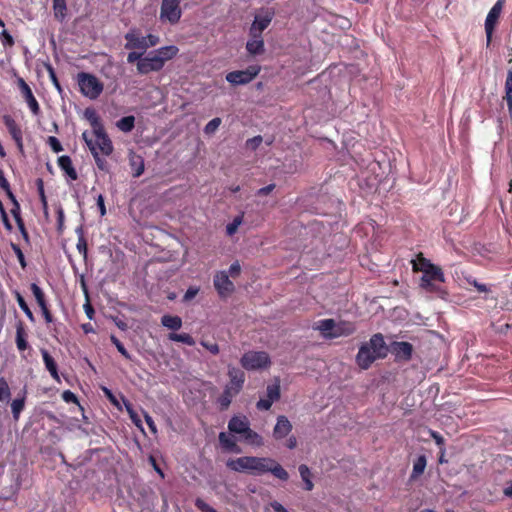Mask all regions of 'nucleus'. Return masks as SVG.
Returning <instances> with one entry per match:
<instances>
[{
  "label": "nucleus",
  "mask_w": 512,
  "mask_h": 512,
  "mask_svg": "<svg viewBox=\"0 0 512 512\" xmlns=\"http://www.w3.org/2000/svg\"><path fill=\"white\" fill-rule=\"evenodd\" d=\"M226 466L235 472L256 476L271 473L281 481L289 479L288 472L275 459L270 457L242 456L236 459H229Z\"/></svg>",
  "instance_id": "1"
},
{
  "label": "nucleus",
  "mask_w": 512,
  "mask_h": 512,
  "mask_svg": "<svg viewBox=\"0 0 512 512\" xmlns=\"http://www.w3.org/2000/svg\"><path fill=\"white\" fill-rule=\"evenodd\" d=\"M388 347L381 333L374 334L369 342L363 343L356 355L357 365L367 370L377 359H384L388 354Z\"/></svg>",
  "instance_id": "2"
},
{
  "label": "nucleus",
  "mask_w": 512,
  "mask_h": 512,
  "mask_svg": "<svg viewBox=\"0 0 512 512\" xmlns=\"http://www.w3.org/2000/svg\"><path fill=\"white\" fill-rule=\"evenodd\" d=\"M76 80L81 94L91 100L97 99L104 90L103 83L91 73L79 72Z\"/></svg>",
  "instance_id": "3"
},
{
  "label": "nucleus",
  "mask_w": 512,
  "mask_h": 512,
  "mask_svg": "<svg viewBox=\"0 0 512 512\" xmlns=\"http://www.w3.org/2000/svg\"><path fill=\"white\" fill-rule=\"evenodd\" d=\"M241 366L248 370L266 369L271 365V359L265 351H248L240 359Z\"/></svg>",
  "instance_id": "4"
},
{
  "label": "nucleus",
  "mask_w": 512,
  "mask_h": 512,
  "mask_svg": "<svg viewBox=\"0 0 512 512\" xmlns=\"http://www.w3.org/2000/svg\"><path fill=\"white\" fill-rule=\"evenodd\" d=\"M181 0H162L160 7V20L171 25L177 24L182 16Z\"/></svg>",
  "instance_id": "5"
},
{
  "label": "nucleus",
  "mask_w": 512,
  "mask_h": 512,
  "mask_svg": "<svg viewBox=\"0 0 512 512\" xmlns=\"http://www.w3.org/2000/svg\"><path fill=\"white\" fill-rule=\"evenodd\" d=\"M261 71L259 65H251L245 70H237L229 72L226 80L233 85H245L250 83Z\"/></svg>",
  "instance_id": "6"
},
{
  "label": "nucleus",
  "mask_w": 512,
  "mask_h": 512,
  "mask_svg": "<svg viewBox=\"0 0 512 512\" xmlns=\"http://www.w3.org/2000/svg\"><path fill=\"white\" fill-rule=\"evenodd\" d=\"M504 3H505V0H497V2L493 5V7L488 12L487 17L485 19V33H486L488 44L491 42L492 35H493L494 29L498 23Z\"/></svg>",
  "instance_id": "7"
},
{
  "label": "nucleus",
  "mask_w": 512,
  "mask_h": 512,
  "mask_svg": "<svg viewBox=\"0 0 512 512\" xmlns=\"http://www.w3.org/2000/svg\"><path fill=\"white\" fill-rule=\"evenodd\" d=\"M213 284L221 298L230 296L235 290L234 283L229 279L226 271L217 272L214 276Z\"/></svg>",
  "instance_id": "8"
},
{
  "label": "nucleus",
  "mask_w": 512,
  "mask_h": 512,
  "mask_svg": "<svg viewBox=\"0 0 512 512\" xmlns=\"http://www.w3.org/2000/svg\"><path fill=\"white\" fill-rule=\"evenodd\" d=\"M274 17L272 10H264L262 13L255 16V19L250 27V36H260L262 32L270 25Z\"/></svg>",
  "instance_id": "9"
},
{
  "label": "nucleus",
  "mask_w": 512,
  "mask_h": 512,
  "mask_svg": "<svg viewBox=\"0 0 512 512\" xmlns=\"http://www.w3.org/2000/svg\"><path fill=\"white\" fill-rule=\"evenodd\" d=\"M17 85L21 92L22 97L26 101L32 114L35 116H38L41 112V109H40L37 99L33 95V92L31 90L30 86L26 83V81L23 78L17 79Z\"/></svg>",
  "instance_id": "10"
},
{
  "label": "nucleus",
  "mask_w": 512,
  "mask_h": 512,
  "mask_svg": "<svg viewBox=\"0 0 512 512\" xmlns=\"http://www.w3.org/2000/svg\"><path fill=\"white\" fill-rule=\"evenodd\" d=\"M164 66L161 63L160 58L154 54V52H150L147 56L143 57L141 63H137V71L140 74H149L150 72H158Z\"/></svg>",
  "instance_id": "11"
},
{
  "label": "nucleus",
  "mask_w": 512,
  "mask_h": 512,
  "mask_svg": "<svg viewBox=\"0 0 512 512\" xmlns=\"http://www.w3.org/2000/svg\"><path fill=\"white\" fill-rule=\"evenodd\" d=\"M126 43L125 49L127 50H141L145 52L147 50V45L145 42V37L142 36L137 29H131L124 36Z\"/></svg>",
  "instance_id": "12"
},
{
  "label": "nucleus",
  "mask_w": 512,
  "mask_h": 512,
  "mask_svg": "<svg viewBox=\"0 0 512 512\" xmlns=\"http://www.w3.org/2000/svg\"><path fill=\"white\" fill-rule=\"evenodd\" d=\"M2 120L18 149L23 151V133L20 126L11 115H4Z\"/></svg>",
  "instance_id": "13"
},
{
  "label": "nucleus",
  "mask_w": 512,
  "mask_h": 512,
  "mask_svg": "<svg viewBox=\"0 0 512 512\" xmlns=\"http://www.w3.org/2000/svg\"><path fill=\"white\" fill-rule=\"evenodd\" d=\"M2 120L18 149L23 151V133L20 126L11 115H4Z\"/></svg>",
  "instance_id": "14"
},
{
  "label": "nucleus",
  "mask_w": 512,
  "mask_h": 512,
  "mask_svg": "<svg viewBox=\"0 0 512 512\" xmlns=\"http://www.w3.org/2000/svg\"><path fill=\"white\" fill-rule=\"evenodd\" d=\"M391 353L395 356L396 361H409L412 358L413 346L409 342H393L391 344Z\"/></svg>",
  "instance_id": "15"
},
{
  "label": "nucleus",
  "mask_w": 512,
  "mask_h": 512,
  "mask_svg": "<svg viewBox=\"0 0 512 512\" xmlns=\"http://www.w3.org/2000/svg\"><path fill=\"white\" fill-rule=\"evenodd\" d=\"M228 376L230 381L225 387L239 394L245 382V373L239 368L229 367Z\"/></svg>",
  "instance_id": "16"
},
{
  "label": "nucleus",
  "mask_w": 512,
  "mask_h": 512,
  "mask_svg": "<svg viewBox=\"0 0 512 512\" xmlns=\"http://www.w3.org/2000/svg\"><path fill=\"white\" fill-rule=\"evenodd\" d=\"M94 135L96 137L94 144L96 145L99 154H102L103 156H110L114 148L111 139L105 132V129H102V131H95Z\"/></svg>",
  "instance_id": "17"
},
{
  "label": "nucleus",
  "mask_w": 512,
  "mask_h": 512,
  "mask_svg": "<svg viewBox=\"0 0 512 512\" xmlns=\"http://www.w3.org/2000/svg\"><path fill=\"white\" fill-rule=\"evenodd\" d=\"M292 424L284 415L277 417V422L273 428V437L276 440L283 439L292 431Z\"/></svg>",
  "instance_id": "18"
},
{
  "label": "nucleus",
  "mask_w": 512,
  "mask_h": 512,
  "mask_svg": "<svg viewBox=\"0 0 512 512\" xmlns=\"http://www.w3.org/2000/svg\"><path fill=\"white\" fill-rule=\"evenodd\" d=\"M250 427L249 420L246 416H233L228 422V429L235 434L243 435Z\"/></svg>",
  "instance_id": "19"
},
{
  "label": "nucleus",
  "mask_w": 512,
  "mask_h": 512,
  "mask_svg": "<svg viewBox=\"0 0 512 512\" xmlns=\"http://www.w3.org/2000/svg\"><path fill=\"white\" fill-rule=\"evenodd\" d=\"M356 331V326L354 323L349 321H340L338 323L335 322V329L332 335H330V339H335L341 336H350Z\"/></svg>",
  "instance_id": "20"
},
{
  "label": "nucleus",
  "mask_w": 512,
  "mask_h": 512,
  "mask_svg": "<svg viewBox=\"0 0 512 512\" xmlns=\"http://www.w3.org/2000/svg\"><path fill=\"white\" fill-rule=\"evenodd\" d=\"M129 166L132 176L135 178L140 177L145 169L144 158L141 155L131 152L129 154Z\"/></svg>",
  "instance_id": "21"
},
{
  "label": "nucleus",
  "mask_w": 512,
  "mask_h": 512,
  "mask_svg": "<svg viewBox=\"0 0 512 512\" xmlns=\"http://www.w3.org/2000/svg\"><path fill=\"white\" fill-rule=\"evenodd\" d=\"M157 58H160L162 65L164 66L168 60L173 59L179 52V49L175 45H169L160 47L153 51Z\"/></svg>",
  "instance_id": "22"
},
{
  "label": "nucleus",
  "mask_w": 512,
  "mask_h": 512,
  "mask_svg": "<svg viewBox=\"0 0 512 512\" xmlns=\"http://www.w3.org/2000/svg\"><path fill=\"white\" fill-rule=\"evenodd\" d=\"M16 346L19 351H25L29 345L27 342V332L23 321L19 320L16 323Z\"/></svg>",
  "instance_id": "23"
},
{
  "label": "nucleus",
  "mask_w": 512,
  "mask_h": 512,
  "mask_svg": "<svg viewBox=\"0 0 512 512\" xmlns=\"http://www.w3.org/2000/svg\"><path fill=\"white\" fill-rule=\"evenodd\" d=\"M58 166L65 174L71 179L76 180L78 174L73 166L72 160L69 156L63 155L58 158Z\"/></svg>",
  "instance_id": "24"
},
{
  "label": "nucleus",
  "mask_w": 512,
  "mask_h": 512,
  "mask_svg": "<svg viewBox=\"0 0 512 512\" xmlns=\"http://www.w3.org/2000/svg\"><path fill=\"white\" fill-rule=\"evenodd\" d=\"M251 39L246 43V50L251 55H259L264 52V41L262 35L260 36H250Z\"/></svg>",
  "instance_id": "25"
},
{
  "label": "nucleus",
  "mask_w": 512,
  "mask_h": 512,
  "mask_svg": "<svg viewBox=\"0 0 512 512\" xmlns=\"http://www.w3.org/2000/svg\"><path fill=\"white\" fill-rule=\"evenodd\" d=\"M314 329L320 331L324 338L330 339V335L333 334L335 329V320L331 318L322 319L316 323Z\"/></svg>",
  "instance_id": "26"
},
{
  "label": "nucleus",
  "mask_w": 512,
  "mask_h": 512,
  "mask_svg": "<svg viewBox=\"0 0 512 512\" xmlns=\"http://www.w3.org/2000/svg\"><path fill=\"white\" fill-rule=\"evenodd\" d=\"M41 354L43 357L45 367L49 371L52 378L55 379L56 381H60V377L58 375L57 364H56L54 358L45 349L41 350Z\"/></svg>",
  "instance_id": "27"
},
{
  "label": "nucleus",
  "mask_w": 512,
  "mask_h": 512,
  "mask_svg": "<svg viewBox=\"0 0 512 512\" xmlns=\"http://www.w3.org/2000/svg\"><path fill=\"white\" fill-rule=\"evenodd\" d=\"M433 264L429 259L425 258L422 253H419L415 260H412V268L414 272H428L429 269H433Z\"/></svg>",
  "instance_id": "28"
},
{
  "label": "nucleus",
  "mask_w": 512,
  "mask_h": 512,
  "mask_svg": "<svg viewBox=\"0 0 512 512\" xmlns=\"http://www.w3.org/2000/svg\"><path fill=\"white\" fill-rule=\"evenodd\" d=\"M161 324L167 329L177 331L182 327V319L177 315L165 314L161 318Z\"/></svg>",
  "instance_id": "29"
},
{
  "label": "nucleus",
  "mask_w": 512,
  "mask_h": 512,
  "mask_svg": "<svg viewBox=\"0 0 512 512\" xmlns=\"http://www.w3.org/2000/svg\"><path fill=\"white\" fill-rule=\"evenodd\" d=\"M427 465V459L425 455L418 456L413 462V469L410 475L411 480H416L423 473Z\"/></svg>",
  "instance_id": "30"
},
{
  "label": "nucleus",
  "mask_w": 512,
  "mask_h": 512,
  "mask_svg": "<svg viewBox=\"0 0 512 512\" xmlns=\"http://www.w3.org/2000/svg\"><path fill=\"white\" fill-rule=\"evenodd\" d=\"M238 395L237 393H234V391L230 390L229 388L225 387L223 393L218 397L217 403L219 404V408L221 411H225L229 408L232 399Z\"/></svg>",
  "instance_id": "31"
},
{
  "label": "nucleus",
  "mask_w": 512,
  "mask_h": 512,
  "mask_svg": "<svg viewBox=\"0 0 512 512\" xmlns=\"http://www.w3.org/2000/svg\"><path fill=\"white\" fill-rule=\"evenodd\" d=\"M242 436L247 444L257 447L264 445L263 437L254 430H252L250 427L245 431V433Z\"/></svg>",
  "instance_id": "32"
},
{
  "label": "nucleus",
  "mask_w": 512,
  "mask_h": 512,
  "mask_svg": "<svg viewBox=\"0 0 512 512\" xmlns=\"http://www.w3.org/2000/svg\"><path fill=\"white\" fill-rule=\"evenodd\" d=\"M302 481L304 482V489L312 491L314 484L312 482V473L306 464H301L298 468Z\"/></svg>",
  "instance_id": "33"
},
{
  "label": "nucleus",
  "mask_w": 512,
  "mask_h": 512,
  "mask_svg": "<svg viewBox=\"0 0 512 512\" xmlns=\"http://www.w3.org/2000/svg\"><path fill=\"white\" fill-rule=\"evenodd\" d=\"M219 442L221 446L228 451L237 453L240 452V449L237 446L236 441L232 437L227 435L225 432L219 433Z\"/></svg>",
  "instance_id": "34"
},
{
  "label": "nucleus",
  "mask_w": 512,
  "mask_h": 512,
  "mask_svg": "<svg viewBox=\"0 0 512 512\" xmlns=\"http://www.w3.org/2000/svg\"><path fill=\"white\" fill-rule=\"evenodd\" d=\"M421 278H426L428 280H434L440 283L445 282V276L443 270L440 266L434 265L433 269H429L428 272L423 273Z\"/></svg>",
  "instance_id": "35"
},
{
  "label": "nucleus",
  "mask_w": 512,
  "mask_h": 512,
  "mask_svg": "<svg viewBox=\"0 0 512 512\" xmlns=\"http://www.w3.org/2000/svg\"><path fill=\"white\" fill-rule=\"evenodd\" d=\"M85 117L90 122V124L93 128V133L95 131H102V129H104L99 116L96 114V112L93 109H89V108L86 109Z\"/></svg>",
  "instance_id": "36"
},
{
  "label": "nucleus",
  "mask_w": 512,
  "mask_h": 512,
  "mask_svg": "<svg viewBox=\"0 0 512 512\" xmlns=\"http://www.w3.org/2000/svg\"><path fill=\"white\" fill-rule=\"evenodd\" d=\"M116 126L122 132H131L135 127V117L132 115L122 117L117 121Z\"/></svg>",
  "instance_id": "37"
},
{
  "label": "nucleus",
  "mask_w": 512,
  "mask_h": 512,
  "mask_svg": "<svg viewBox=\"0 0 512 512\" xmlns=\"http://www.w3.org/2000/svg\"><path fill=\"white\" fill-rule=\"evenodd\" d=\"M168 339L174 342H182L188 346H194L196 343L194 338L188 333L178 334L172 332L168 335Z\"/></svg>",
  "instance_id": "38"
},
{
  "label": "nucleus",
  "mask_w": 512,
  "mask_h": 512,
  "mask_svg": "<svg viewBox=\"0 0 512 512\" xmlns=\"http://www.w3.org/2000/svg\"><path fill=\"white\" fill-rule=\"evenodd\" d=\"M25 400L26 397L23 395L21 398L14 399L11 403V410L15 421L19 419L20 414L25 407Z\"/></svg>",
  "instance_id": "39"
},
{
  "label": "nucleus",
  "mask_w": 512,
  "mask_h": 512,
  "mask_svg": "<svg viewBox=\"0 0 512 512\" xmlns=\"http://www.w3.org/2000/svg\"><path fill=\"white\" fill-rule=\"evenodd\" d=\"M436 281L434 280H428L426 278H421L420 280V286L425 291L430 293H437V294H443L445 291L441 289L439 286L435 284Z\"/></svg>",
  "instance_id": "40"
},
{
  "label": "nucleus",
  "mask_w": 512,
  "mask_h": 512,
  "mask_svg": "<svg viewBox=\"0 0 512 512\" xmlns=\"http://www.w3.org/2000/svg\"><path fill=\"white\" fill-rule=\"evenodd\" d=\"M281 396L280 381L277 379L275 383L267 386V397L273 402L278 401Z\"/></svg>",
  "instance_id": "41"
},
{
  "label": "nucleus",
  "mask_w": 512,
  "mask_h": 512,
  "mask_svg": "<svg viewBox=\"0 0 512 512\" xmlns=\"http://www.w3.org/2000/svg\"><path fill=\"white\" fill-rule=\"evenodd\" d=\"M53 9L55 17L62 20L66 15V1L65 0H53Z\"/></svg>",
  "instance_id": "42"
},
{
  "label": "nucleus",
  "mask_w": 512,
  "mask_h": 512,
  "mask_svg": "<svg viewBox=\"0 0 512 512\" xmlns=\"http://www.w3.org/2000/svg\"><path fill=\"white\" fill-rule=\"evenodd\" d=\"M16 300H17L19 307L25 313V315L28 317V319L31 322H34L35 321L34 315L31 311V309L29 308L28 304L26 303L25 299L19 292H16Z\"/></svg>",
  "instance_id": "43"
},
{
  "label": "nucleus",
  "mask_w": 512,
  "mask_h": 512,
  "mask_svg": "<svg viewBox=\"0 0 512 512\" xmlns=\"http://www.w3.org/2000/svg\"><path fill=\"white\" fill-rule=\"evenodd\" d=\"M91 154L93 155V158L95 160V163H96L98 169L101 171L108 172L109 171L108 162L100 156L99 152L97 151V148L91 147Z\"/></svg>",
  "instance_id": "44"
},
{
  "label": "nucleus",
  "mask_w": 512,
  "mask_h": 512,
  "mask_svg": "<svg viewBox=\"0 0 512 512\" xmlns=\"http://www.w3.org/2000/svg\"><path fill=\"white\" fill-rule=\"evenodd\" d=\"M30 289H31L39 307L47 304L43 290L36 283H32L30 286Z\"/></svg>",
  "instance_id": "45"
},
{
  "label": "nucleus",
  "mask_w": 512,
  "mask_h": 512,
  "mask_svg": "<svg viewBox=\"0 0 512 512\" xmlns=\"http://www.w3.org/2000/svg\"><path fill=\"white\" fill-rule=\"evenodd\" d=\"M11 397L10 387L4 377H0V401H9Z\"/></svg>",
  "instance_id": "46"
},
{
  "label": "nucleus",
  "mask_w": 512,
  "mask_h": 512,
  "mask_svg": "<svg viewBox=\"0 0 512 512\" xmlns=\"http://www.w3.org/2000/svg\"><path fill=\"white\" fill-rule=\"evenodd\" d=\"M0 188L6 193L7 197L10 200H14V194L10 188V184L5 177V174L2 169H0Z\"/></svg>",
  "instance_id": "47"
},
{
  "label": "nucleus",
  "mask_w": 512,
  "mask_h": 512,
  "mask_svg": "<svg viewBox=\"0 0 512 512\" xmlns=\"http://www.w3.org/2000/svg\"><path fill=\"white\" fill-rule=\"evenodd\" d=\"M222 120L219 117H215L212 120H210L204 127V133L207 135L214 134L219 126L221 125Z\"/></svg>",
  "instance_id": "48"
},
{
  "label": "nucleus",
  "mask_w": 512,
  "mask_h": 512,
  "mask_svg": "<svg viewBox=\"0 0 512 512\" xmlns=\"http://www.w3.org/2000/svg\"><path fill=\"white\" fill-rule=\"evenodd\" d=\"M56 215H57V231L59 234H62L64 231L65 214H64V209L60 204H58L56 206Z\"/></svg>",
  "instance_id": "49"
},
{
  "label": "nucleus",
  "mask_w": 512,
  "mask_h": 512,
  "mask_svg": "<svg viewBox=\"0 0 512 512\" xmlns=\"http://www.w3.org/2000/svg\"><path fill=\"white\" fill-rule=\"evenodd\" d=\"M110 341L112 342V344L115 345V347L122 356H124L126 359H131V355L124 347L123 343L115 335L110 336Z\"/></svg>",
  "instance_id": "50"
},
{
  "label": "nucleus",
  "mask_w": 512,
  "mask_h": 512,
  "mask_svg": "<svg viewBox=\"0 0 512 512\" xmlns=\"http://www.w3.org/2000/svg\"><path fill=\"white\" fill-rule=\"evenodd\" d=\"M11 202H12V208H11L10 212H11L12 216L14 217L16 224L24 222L21 217L20 204L18 203L15 196H14V200H11Z\"/></svg>",
  "instance_id": "51"
},
{
  "label": "nucleus",
  "mask_w": 512,
  "mask_h": 512,
  "mask_svg": "<svg viewBox=\"0 0 512 512\" xmlns=\"http://www.w3.org/2000/svg\"><path fill=\"white\" fill-rule=\"evenodd\" d=\"M11 248H12L13 252L15 253L16 257H17V259L19 261V264L21 265V267L23 269H25L26 266H27V263H26V260H25L24 253L21 250L20 246L15 244V243H11Z\"/></svg>",
  "instance_id": "52"
},
{
  "label": "nucleus",
  "mask_w": 512,
  "mask_h": 512,
  "mask_svg": "<svg viewBox=\"0 0 512 512\" xmlns=\"http://www.w3.org/2000/svg\"><path fill=\"white\" fill-rule=\"evenodd\" d=\"M262 141H263L262 136L257 135V136H255L253 138L248 139L246 141V143H245V146H246V148H248V149H250L252 151H255V150H257L259 148V146L261 145Z\"/></svg>",
  "instance_id": "53"
},
{
  "label": "nucleus",
  "mask_w": 512,
  "mask_h": 512,
  "mask_svg": "<svg viewBox=\"0 0 512 512\" xmlns=\"http://www.w3.org/2000/svg\"><path fill=\"white\" fill-rule=\"evenodd\" d=\"M242 222V216H237L233 219L231 223L226 226V232L229 236H232L238 229L239 225Z\"/></svg>",
  "instance_id": "54"
},
{
  "label": "nucleus",
  "mask_w": 512,
  "mask_h": 512,
  "mask_svg": "<svg viewBox=\"0 0 512 512\" xmlns=\"http://www.w3.org/2000/svg\"><path fill=\"white\" fill-rule=\"evenodd\" d=\"M145 52L141 51V52H137L135 50H131L128 55H127V62L132 64V63H141V61L143 60V54Z\"/></svg>",
  "instance_id": "55"
},
{
  "label": "nucleus",
  "mask_w": 512,
  "mask_h": 512,
  "mask_svg": "<svg viewBox=\"0 0 512 512\" xmlns=\"http://www.w3.org/2000/svg\"><path fill=\"white\" fill-rule=\"evenodd\" d=\"M466 280L468 284L474 286L480 293H487L490 291L486 284L479 283L475 278L469 277L466 278Z\"/></svg>",
  "instance_id": "56"
},
{
  "label": "nucleus",
  "mask_w": 512,
  "mask_h": 512,
  "mask_svg": "<svg viewBox=\"0 0 512 512\" xmlns=\"http://www.w3.org/2000/svg\"><path fill=\"white\" fill-rule=\"evenodd\" d=\"M195 506L201 511V512H218L216 509H214L212 506L207 504L204 500L198 498L195 501Z\"/></svg>",
  "instance_id": "57"
},
{
  "label": "nucleus",
  "mask_w": 512,
  "mask_h": 512,
  "mask_svg": "<svg viewBox=\"0 0 512 512\" xmlns=\"http://www.w3.org/2000/svg\"><path fill=\"white\" fill-rule=\"evenodd\" d=\"M0 37H1V42H2L3 46H5V47H12L15 44L14 38L6 30L2 31V33L0 34Z\"/></svg>",
  "instance_id": "58"
},
{
  "label": "nucleus",
  "mask_w": 512,
  "mask_h": 512,
  "mask_svg": "<svg viewBox=\"0 0 512 512\" xmlns=\"http://www.w3.org/2000/svg\"><path fill=\"white\" fill-rule=\"evenodd\" d=\"M47 143L49 144V146L55 153H59L63 150V147H62L60 141L54 136H49Z\"/></svg>",
  "instance_id": "59"
},
{
  "label": "nucleus",
  "mask_w": 512,
  "mask_h": 512,
  "mask_svg": "<svg viewBox=\"0 0 512 512\" xmlns=\"http://www.w3.org/2000/svg\"><path fill=\"white\" fill-rule=\"evenodd\" d=\"M430 437L435 441V443L440 447H445V440L441 434L432 429L428 430Z\"/></svg>",
  "instance_id": "60"
},
{
  "label": "nucleus",
  "mask_w": 512,
  "mask_h": 512,
  "mask_svg": "<svg viewBox=\"0 0 512 512\" xmlns=\"http://www.w3.org/2000/svg\"><path fill=\"white\" fill-rule=\"evenodd\" d=\"M199 290H200L199 287H195V286L189 287L183 296V301L184 302L191 301L199 293Z\"/></svg>",
  "instance_id": "61"
},
{
  "label": "nucleus",
  "mask_w": 512,
  "mask_h": 512,
  "mask_svg": "<svg viewBox=\"0 0 512 512\" xmlns=\"http://www.w3.org/2000/svg\"><path fill=\"white\" fill-rule=\"evenodd\" d=\"M144 37H145L147 49L158 45L160 42L159 36L155 35V34H148L147 36H144Z\"/></svg>",
  "instance_id": "62"
},
{
  "label": "nucleus",
  "mask_w": 512,
  "mask_h": 512,
  "mask_svg": "<svg viewBox=\"0 0 512 512\" xmlns=\"http://www.w3.org/2000/svg\"><path fill=\"white\" fill-rule=\"evenodd\" d=\"M273 404V401L270 400L268 397L266 399H260L256 403V407L258 410H269Z\"/></svg>",
  "instance_id": "63"
},
{
  "label": "nucleus",
  "mask_w": 512,
  "mask_h": 512,
  "mask_svg": "<svg viewBox=\"0 0 512 512\" xmlns=\"http://www.w3.org/2000/svg\"><path fill=\"white\" fill-rule=\"evenodd\" d=\"M504 99L507 102L508 112H509L510 118L512 119V90H505Z\"/></svg>",
  "instance_id": "64"
}]
</instances>
